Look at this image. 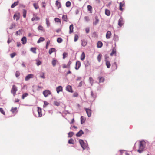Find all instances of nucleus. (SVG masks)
<instances>
[{
	"instance_id": "nucleus-1",
	"label": "nucleus",
	"mask_w": 155,
	"mask_h": 155,
	"mask_svg": "<svg viewBox=\"0 0 155 155\" xmlns=\"http://www.w3.org/2000/svg\"><path fill=\"white\" fill-rule=\"evenodd\" d=\"M146 146V142L143 140L140 141L139 149L137 151L140 153H142L144 150Z\"/></svg>"
},
{
	"instance_id": "nucleus-2",
	"label": "nucleus",
	"mask_w": 155,
	"mask_h": 155,
	"mask_svg": "<svg viewBox=\"0 0 155 155\" xmlns=\"http://www.w3.org/2000/svg\"><path fill=\"white\" fill-rule=\"evenodd\" d=\"M80 143L83 149H85L87 147V144L85 143L82 140L80 139L79 140Z\"/></svg>"
},
{
	"instance_id": "nucleus-3",
	"label": "nucleus",
	"mask_w": 155,
	"mask_h": 155,
	"mask_svg": "<svg viewBox=\"0 0 155 155\" xmlns=\"http://www.w3.org/2000/svg\"><path fill=\"white\" fill-rule=\"evenodd\" d=\"M38 109L36 111V113H38V114H35V116L36 117H41L42 116L41 113V109L39 107H38Z\"/></svg>"
},
{
	"instance_id": "nucleus-4",
	"label": "nucleus",
	"mask_w": 155,
	"mask_h": 155,
	"mask_svg": "<svg viewBox=\"0 0 155 155\" xmlns=\"http://www.w3.org/2000/svg\"><path fill=\"white\" fill-rule=\"evenodd\" d=\"M17 87L15 85H13L12 86V88L11 90V92L13 94L14 96H15L16 94V93L17 91Z\"/></svg>"
},
{
	"instance_id": "nucleus-5",
	"label": "nucleus",
	"mask_w": 155,
	"mask_h": 155,
	"mask_svg": "<svg viewBox=\"0 0 155 155\" xmlns=\"http://www.w3.org/2000/svg\"><path fill=\"white\" fill-rule=\"evenodd\" d=\"M43 94L44 97H46L49 95H50L51 94V93L50 91L46 90L43 91Z\"/></svg>"
},
{
	"instance_id": "nucleus-6",
	"label": "nucleus",
	"mask_w": 155,
	"mask_h": 155,
	"mask_svg": "<svg viewBox=\"0 0 155 155\" xmlns=\"http://www.w3.org/2000/svg\"><path fill=\"white\" fill-rule=\"evenodd\" d=\"M125 6L124 2L123 1L119 3V9L121 11L123 10V7H124Z\"/></svg>"
},
{
	"instance_id": "nucleus-7",
	"label": "nucleus",
	"mask_w": 155,
	"mask_h": 155,
	"mask_svg": "<svg viewBox=\"0 0 155 155\" xmlns=\"http://www.w3.org/2000/svg\"><path fill=\"white\" fill-rule=\"evenodd\" d=\"M20 17V13H18L14 14L13 16V18L14 20L16 19V21H18Z\"/></svg>"
},
{
	"instance_id": "nucleus-8",
	"label": "nucleus",
	"mask_w": 155,
	"mask_h": 155,
	"mask_svg": "<svg viewBox=\"0 0 155 155\" xmlns=\"http://www.w3.org/2000/svg\"><path fill=\"white\" fill-rule=\"evenodd\" d=\"M34 77V75L33 74H29L25 78V80L27 81L30 78H33Z\"/></svg>"
},
{
	"instance_id": "nucleus-9",
	"label": "nucleus",
	"mask_w": 155,
	"mask_h": 155,
	"mask_svg": "<svg viewBox=\"0 0 155 155\" xmlns=\"http://www.w3.org/2000/svg\"><path fill=\"white\" fill-rule=\"evenodd\" d=\"M81 65V63L80 61H77L76 63L75 69L78 70Z\"/></svg>"
},
{
	"instance_id": "nucleus-10",
	"label": "nucleus",
	"mask_w": 155,
	"mask_h": 155,
	"mask_svg": "<svg viewBox=\"0 0 155 155\" xmlns=\"http://www.w3.org/2000/svg\"><path fill=\"white\" fill-rule=\"evenodd\" d=\"M85 111L88 117H90L91 116V110L90 109L88 108H85Z\"/></svg>"
},
{
	"instance_id": "nucleus-11",
	"label": "nucleus",
	"mask_w": 155,
	"mask_h": 155,
	"mask_svg": "<svg viewBox=\"0 0 155 155\" xmlns=\"http://www.w3.org/2000/svg\"><path fill=\"white\" fill-rule=\"evenodd\" d=\"M56 90L58 94L60 92L62 91L63 88L61 86H59L56 87Z\"/></svg>"
},
{
	"instance_id": "nucleus-12",
	"label": "nucleus",
	"mask_w": 155,
	"mask_h": 155,
	"mask_svg": "<svg viewBox=\"0 0 155 155\" xmlns=\"http://www.w3.org/2000/svg\"><path fill=\"white\" fill-rule=\"evenodd\" d=\"M111 35V32L110 31H108L107 32L106 34V38L107 39H109L110 38Z\"/></svg>"
},
{
	"instance_id": "nucleus-13",
	"label": "nucleus",
	"mask_w": 155,
	"mask_h": 155,
	"mask_svg": "<svg viewBox=\"0 0 155 155\" xmlns=\"http://www.w3.org/2000/svg\"><path fill=\"white\" fill-rule=\"evenodd\" d=\"M124 23V21L122 18H120L118 21V25L120 26L121 27Z\"/></svg>"
},
{
	"instance_id": "nucleus-14",
	"label": "nucleus",
	"mask_w": 155,
	"mask_h": 155,
	"mask_svg": "<svg viewBox=\"0 0 155 155\" xmlns=\"http://www.w3.org/2000/svg\"><path fill=\"white\" fill-rule=\"evenodd\" d=\"M55 4L56 6L57 7V8L58 9L61 7V3L59 2L58 0H57L56 1Z\"/></svg>"
},
{
	"instance_id": "nucleus-15",
	"label": "nucleus",
	"mask_w": 155,
	"mask_h": 155,
	"mask_svg": "<svg viewBox=\"0 0 155 155\" xmlns=\"http://www.w3.org/2000/svg\"><path fill=\"white\" fill-rule=\"evenodd\" d=\"M84 134V132L82 130H81L79 131L76 134V136L77 137H80Z\"/></svg>"
},
{
	"instance_id": "nucleus-16",
	"label": "nucleus",
	"mask_w": 155,
	"mask_h": 155,
	"mask_svg": "<svg viewBox=\"0 0 155 155\" xmlns=\"http://www.w3.org/2000/svg\"><path fill=\"white\" fill-rule=\"evenodd\" d=\"M66 90L69 92H72L71 86L70 85H68L66 87Z\"/></svg>"
},
{
	"instance_id": "nucleus-17",
	"label": "nucleus",
	"mask_w": 155,
	"mask_h": 155,
	"mask_svg": "<svg viewBox=\"0 0 155 155\" xmlns=\"http://www.w3.org/2000/svg\"><path fill=\"white\" fill-rule=\"evenodd\" d=\"M73 24H71L69 26V33L71 34L72 33L73 31Z\"/></svg>"
},
{
	"instance_id": "nucleus-18",
	"label": "nucleus",
	"mask_w": 155,
	"mask_h": 155,
	"mask_svg": "<svg viewBox=\"0 0 155 155\" xmlns=\"http://www.w3.org/2000/svg\"><path fill=\"white\" fill-rule=\"evenodd\" d=\"M21 41L22 42V43L23 44H25L26 43L27 39L24 36L23 37V38L21 39Z\"/></svg>"
},
{
	"instance_id": "nucleus-19",
	"label": "nucleus",
	"mask_w": 155,
	"mask_h": 155,
	"mask_svg": "<svg viewBox=\"0 0 155 155\" xmlns=\"http://www.w3.org/2000/svg\"><path fill=\"white\" fill-rule=\"evenodd\" d=\"M57 62V61L56 59H53L52 61V65L54 67L55 66Z\"/></svg>"
},
{
	"instance_id": "nucleus-20",
	"label": "nucleus",
	"mask_w": 155,
	"mask_h": 155,
	"mask_svg": "<svg viewBox=\"0 0 155 155\" xmlns=\"http://www.w3.org/2000/svg\"><path fill=\"white\" fill-rule=\"evenodd\" d=\"M22 29H21L16 32V35H20L22 34Z\"/></svg>"
},
{
	"instance_id": "nucleus-21",
	"label": "nucleus",
	"mask_w": 155,
	"mask_h": 155,
	"mask_svg": "<svg viewBox=\"0 0 155 155\" xmlns=\"http://www.w3.org/2000/svg\"><path fill=\"white\" fill-rule=\"evenodd\" d=\"M81 41V45L82 46L84 47L86 45L87 43L84 40H82Z\"/></svg>"
},
{
	"instance_id": "nucleus-22",
	"label": "nucleus",
	"mask_w": 155,
	"mask_h": 155,
	"mask_svg": "<svg viewBox=\"0 0 155 155\" xmlns=\"http://www.w3.org/2000/svg\"><path fill=\"white\" fill-rule=\"evenodd\" d=\"M18 3V2H15L14 3L12 4L11 6V7L12 8H13L16 6L17 5Z\"/></svg>"
},
{
	"instance_id": "nucleus-23",
	"label": "nucleus",
	"mask_w": 155,
	"mask_h": 155,
	"mask_svg": "<svg viewBox=\"0 0 155 155\" xmlns=\"http://www.w3.org/2000/svg\"><path fill=\"white\" fill-rule=\"evenodd\" d=\"M85 54L84 52H83L81 56V60H84L85 58Z\"/></svg>"
},
{
	"instance_id": "nucleus-24",
	"label": "nucleus",
	"mask_w": 155,
	"mask_h": 155,
	"mask_svg": "<svg viewBox=\"0 0 155 155\" xmlns=\"http://www.w3.org/2000/svg\"><path fill=\"white\" fill-rule=\"evenodd\" d=\"M89 81L90 83L91 84V85L92 86L94 83V80L91 77L89 78Z\"/></svg>"
},
{
	"instance_id": "nucleus-25",
	"label": "nucleus",
	"mask_w": 155,
	"mask_h": 155,
	"mask_svg": "<svg viewBox=\"0 0 155 155\" xmlns=\"http://www.w3.org/2000/svg\"><path fill=\"white\" fill-rule=\"evenodd\" d=\"M97 47L98 48H101L103 45L102 42L100 41H98L97 43Z\"/></svg>"
},
{
	"instance_id": "nucleus-26",
	"label": "nucleus",
	"mask_w": 155,
	"mask_h": 155,
	"mask_svg": "<svg viewBox=\"0 0 155 155\" xmlns=\"http://www.w3.org/2000/svg\"><path fill=\"white\" fill-rule=\"evenodd\" d=\"M55 51V49L54 48H51L49 50V53L50 54H51V53Z\"/></svg>"
},
{
	"instance_id": "nucleus-27",
	"label": "nucleus",
	"mask_w": 155,
	"mask_h": 155,
	"mask_svg": "<svg viewBox=\"0 0 155 155\" xmlns=\"http://www.w3.org/2000/svg\"><path fill=\"white\" fill-rule=\"evenodd\" d=\"M110 12L109 10L107 9H105V14L107 15L108 16H109L110 15Z\"/></svg>"
},
{
	"instance_id": "nucleus-28",
	"label": "nucleus",
	"mask_w": 155,
	"mask_h": 155,
	"mask_svg": "<svg viewBox=\"0 0 155 155\" xmlns=\"http://www.w3.org/2000/svg\"><path fill=\"white\" fill-rule=\"evenodd\" d=\"M62 18L63 20L64 21H66V22L68 21L67 18V16L66 15H63Z\"/></svg>"
},
{
	"instance_id": "nucleus-29",
	"label": "nucleus",
	"mask_w": 155,
	"mask_h": 155,
	"mask_svg": "<svg viewBox=\"0 0 155 155\" xmlns=\"http://www.w3.org/2000/svg\"><path fill=\"white\" fill-rule=\"evenodd\" d=\"M45 40V39L42 37H41L37 41V43H39Z\"/></svg>"
},
{
	"instance_id": "nucleus-30",
	"label": "nucleus",
	"mask_w": 155,
	"mask_h": 155,
	"mask_svg": "<svg viewBox=\"0 0 155 155\" xmlns=\"http://www.w3.org/2000/svg\"><path fill=\"white\" fill-rule=\"evenodd\" d=\"M98 79L99 81V82H103L104 81V78L102 77H99Z\"/></svg>"
},
{
	"instance_id": "nucleus-31",
	"label": "nucleus",
	"mask_w": 155,
	"mask_h": 155,
	"mask_svg": "<svg viewBox=\"0 0 155 155\" xmlns=\"http://www.w3.org/2000/svg\"><path fill=\"white\" fill-rule=\"evenodd\" d=\"M68 143L70 144H74V140L72 139H70L68 141Z\"/></svg>"
},
{
	"instance_id": "nucleus-32",
	"label": "nucleus",
	"mask_w": 155,
	"mask_h": 155,
	"mask_svg": "<svg viewBox=\"0 0 155 155\" xmlns=\"http://www.w3.org/2000/svg\"><path fill=\"white\" fill-rule=\"evenodd\" d=\"M27 13V11L25 9H23V17L25 18L26 17V15Z\"/></svg>"
},
{
	"instance_id": "nucleus-33",
	"label": "nucleus",
	"mask_w": 155,
	"mask_h": 155,
	"mask_svg": "<svg viewBox=\"0 0 155 155\" xmlns=\"http://www.w3.org/2000/svg\"><path fill=\"white\" fill-rule=\"evenodd\" d=\"M17 109V107L12 108L11 110V111L13 113H15L16 112Z\"/></svg>"
},
{
	"instance_id": "nucleus-34",
	"label": "nucleus",
	"mask_w": 155,
	"mask_h": 155,
	"mask_svg": "<svg viewBox=\"0 0 155 155\" xmlns=\"http://www.w3.org/2000/svg\"><path fill=\"white\" fill-rule=\"evenodd\" d=\"M106 65L108 68H109L110 66V64L109 61H106Z\"/></svg>"
},
{
	"instance_id": "nucleus-35",
	"label": "nucleus",
	"mask_w": 155,
	"mask_h": 155,
	"mask_svg": "<svg viewBox=\"0 0 155 155\" xmlns=\"http://www.w3.org/2000/svg\"><path fill=\"white\" fill-rule=\"evenodd\" d=\"M78 39V36L77 34H75L74 37V41L76 42Z\"/></svg>"
},
{
	"instance_id": "nucleus-36",
	"label": "nucleus",
	"mask_w": 155,
	"mask_h": 155,
	"mask_svg": "<svg viewBox=\"0 0 155 155\" xmlns=\"http://www.w3.org/2000/svg\"><path fill=\"white\" fill-rule=\"evenodd\" d=\"M102 57L101 55L100 54L98 56H97V59L98 60V61L99 62H100L101 61V59Z\"/></svg>"
},
{
	"instance_id": "nucleus-37",
	"label": "nucleus",
	"mask_w": 155,
	"mask_h": 155,
	"mask_svg": "<svg viewBox=\"0 0 155 155\" xmlns=\"http://www.w3.org/2000/svg\"><path fill=\"white\" fill-rule=\"evenodd\" d=\"M71 3L70 1H67L66 3V6L67 7H69L71 5Z\"/></svg>"
},
{
	"instance_id": "nucleus-38",
	"label": "nucleus",
	"mask_w": 155,
	"mask_h": 155,
	"mask_svg": "<svg viewBox=\"0 0 155 155\" xmlns=\"http://www.w3.org/2000/svg\"><path fill=\"white\" fill-rule=\"evenodd\" d=\"M74 133L73 132H70L68 133V137H71L73 135Z\"/></svg>"
},
{
	"instance_id": "nucleus-39",
	"label": "nucleus",
	"mask_w": 155,
	"mask_h": 155,
	"mask_svg": "<svg viewBox=\"0 0 155 155\" xmlns=\"http://www.w3.org/2000/svg\"><path fill=\"white\" fill-rule=\"evenodd\" d=\"M33 6L35 9H38L39 7L38 4L36 3H34L33 4Z\"/></svg>"
},
{
	"instance_id": "nucleus-40",
	"label": "nucleus",
	"mask_w": 155,
	"mask_h": 155,
	"mask_svg": "<svg viewBox=\"0 0 155 155\" xmlns=\"http://www.w3.org/2000/svg\"><path fill=\"white\" fill-rule=\"evenodd\" d=\"M63 41L62 39L60 38H58L57 39V41L58 43H61Z\"/></svg>"
},
{
	"instance_id": "nucleus-41",
	"label": "nucleus",
	"mask_w": 155,
	"mask_h": 155,
	"mask_svg": "<svg viewBox=\"0 0 155 155\" xmlns=\"http://www.w3.org/2000/svg\"><path fill=\"white\" fill-rule=\"evenodd\" d=\"M40 19V18L38 17H33L32 19H31V20L32 21H33L35 20H36V21H37V20H39Z\"/></svg>"
},
{
	"instance_id": "nucleus-42",
	"label": "nucleus",
	"mask_w": 155,
	"mask_h": 155,
	"mask_svg": "<svg viewBox=\"0 0 155 155\" xmlns=\"http://www.w3.org/2000/svg\"><path fill=\"white\" fill-rule=\"evenodd\" d=\"M15 24L13 23L12 24L10 27L9 28V29H12L14 28L15 27Z\"/></svg>"
},
{
	"instance_id": "nucleus-43",
	"label": "nucleus",
	"mask_w": 155,
	"mask_h": 155,
	"mask_svg": "<svg viewBox=\"0 0 155 155\" xmlns=\"http://www.w3.org/2000/svg\"><path fill=\"white\" fill-rule=\"evenodd\" d=\"M54 20L55 21L57 22H59L61 23V20L60 19L58 18H55Z\"/></svg>"
},
{
	"instance_id": "nucleus-44",
	"label": "nucleus",
	"mask_w": 155,
	"mask_h": 155,
	"mask_svg": "<svg viewBox=\"0 0 155 155\" xmlns=\"http://www.w3.org/2000/svg\"><path fill=\"white\" fill-rule=\"evenodd\" d=\"M31 51L34 53H36V49L35 48H32L31 49Z\"/></svg>"
},
{
	"instance_id": "nucleus-45",
	"label": "nucleus",
	"mask_w": 155,
	"mask_h": 155,
	"mask_svg": "<svg viewBox=\"0 0 155 155\" xmlns=\"http://www.w3.org/2000/svg\"><path fill=\"white\" fill-rule=\"evenodd\" d=\"M99 21V20L96 18H95V21L93 23V24L94 25H97Z\"/></svg>"
},
{
	"instance_id": "nucleus-46",
	"label": "nucleus",
	"mask_w": 155,
	"mask_h": 155,
	"mask_svg": "<svg viewBox=\"0 0 155 155\" xmlns=\"http://www.w3.org/2000/svg\"><path fill=\"white\" fill-rule=\"evenodd\" d=\"M28 95V94L27 93H25L22 95V98L24 99Z\"/></svg>"
},
{
	"instance_id": "nucleus-47",
	"label": "nucleus",
	"mask_w": 155,
	"mask_h": 155,
	"mask_svg": "<svg viewBox=\"0 0 155 155\" xmlns=\"http://www.w3.org/2000/svg\"><path fill=\"white\" fill-rule=\"evenodd\" d=\"M46 24L47 25V26L48 27L50 25V23L49 22L48 19L46 18Z\"/></svg>"
},
{
	"instance_id": "nucleus-48",
	"label": "nucleus",
	"mask_w": 155,
	"mask_h": 155,
	"mask_svg": "<svg viewBox=\"0 0 155 155\" xmlns=\"http://www.w3.org/2000/svg\"><path fill=\"white\" fill-rule=\"evenodd\" d=\"M87 7L88 10L89 11H91V12L92 9V6L90 5H88L87 6Z\"/></svg>"
},
{
	"instance_id": "nucleus-49",
	"label": "nucleus",
	"mask_w": 155,
	"mask_h": 155,
	"mask_svg": "<svg viewBox=\"0 0 155 155\" xmlns=\"http://www.w3.org/2000/svg\"><path fill=\"white\" fill-rule=\"evenodd\" d=\"M91 97H93V98L94 99H94L96 97V95L95 94H94L92 91L91 92Z\"/></svg>"
},
{
	"instance_id": "nucleus-50",
	"label": "nucleus",
	"mask_w": 155,
	"mask_h": 155,
	"mask_svg": "<svg viewBox=\"0 0 155 155\" xmlns=\"http://www.w3.org/2000/svg\"><path fill=\"white\" fill-rule=\"evenodd\" d=\"M84 19L86 22H87L89 21V18L88 16H85L84 17Z\"/></svg>"
},
{
	"instance_id": "nucleus-51",
	"label": "nucleus",
	"mask_w": 155,
	"mask_h": 155,
	"mask_svg": "<svg viewBox=\"0 0 155 155\" xmlns=\"http://www.w3.org/2000/svg\"><path fill=\"white\" fill-rule=\"evenodd\" d=\"M116 51L115 49H113L112 50V52L110 53V55L111 56H112L113 54L116 53Z\"/></svg>"
},
{
	"instance_id": "nucleus-52",
	"label": "nucleus",
	"mask_w": 155,
	"mask_h": 155,
	"mask_svg": "<svg viewBox=\"0 0 155 155\" xmlns=\"http://www.w3.org/2000/svg\"><path fill=\"white\" fill-rule=\"evenodd\" d=\"M38 30L43 31V28L42 26L40 25L38 26Z\"/></svg>"
},
{
	"instance_id": "nucleus-53",
	"label": "nucleus",
	"mask_w": 155,
	"mask_h": 155,
	"mask_svg": "<svg viewBox=\"0 0 155 155\" xmlns=\"http://www.w3.org/2000/svg\"><path fill=\"white\" fill-rule=\"evenodd\" d=\"M0 112L3 115H5V113L2 108H0Z\"/></svg>"
},
{
	"instance_id": "nucleus-54",
	"label": "nucleus",
	"mask_w": 155,
	"mask_h": 155,
	"mask_svg": "<svg viewBox=\"0 0 155 155\" xmlns=\"http://www.w3.org/2000/svg\"><path fill=\"white\" fill-rule=\"evenodd\" d=\"M81 124H82L85 122V120L84 119L82 116H81Z\"/></svg>"
},
{
	"instance_id": "nucleus-55",
	"label": "nucleus",
	"mask_w": 155,
	"mask_h": 155,
	"mask_svg": "<svg viewBox=\"0 0 155 155\" xmlns=\"http://www.w3.org/2000/svg\"><path fill=\"white\" fill-rule=\"evenodd\" d=\"M114 39L115 41H117L118 40V37L117 35H114Z\"/></svg>"
},
{
	"instance_id": "nucleus-56",
	"label": "nucleus",
	"mask_w": 155,
	"mask_h": 155,
	"mask_svg": "<svg viewBox=\"0 0 155 155\" xmlns=\"http://www.w3.org/2000/svg\"><path fill=\"white\" fill-rule=\"evenodd\" d=\"M40 77L42 78H45V77L44 76V73H42L40 75Z\"/></svg>"
},
{
	"instance_id": "nucleus-57",
	"label": "nucleus",
	"mask_w": 155,
	"mask_h": 155,
	"mask_svg": "<svg viewBox=\"0 0 155 155\" xmlns=\"http://www.w3.org/2000/svg\"><path fill=\"white\" fill-rule=\"evenodd\" d=\"M20 75V73L19 71H17L16 72L15 75L16 77H19Z\"/></svg>"
},
{
	"instance_id": "nucleus-58",
	"label": "nucleus",
	"mask_w": 155,
	"mask_h": 155,
	"mask_svg": "<svg viewBox=\"0 0 155 155\" xmlns=\"http://www.w3.org/2000/svg\"><path fill=\"white\" fill-rule=\"evenodd\" d=\"M16 54L15 53H13L10 54L11 57L12 58H13L15 55Z\"/></svg>"
},
{
	"instance_id": "nucleus-59",
	"label": "nucleus",
	"mask_w": 155,
	"mask_h": 155,
	"mask_svg": "<svg viewBox=\"0 0 155 155\" xmlns=\"http://www.w3.org/2000/svg\"><path fill=\"white\" fill-rule=\"evenodd\" d=\"M48 104V103L46 101H44V104L43 105L44 107H45Z\"/></svg>"
},
{
	"instance_id": "nucleus-60",
	"label": "nucleus",
	"mask_w": 155,
	"mask_h": 155,
	"mask_svg": "<svg viewBox=\"0 0 155 155\" xmlns=\"http://www.w3.org/2000/svg\"><path fill=\"white\" fill-rule=\"evenodd\" d=\"M78 96V93L77 92H75L73 96L74 97H77Z\"/></svg>"
},
{
	"instance_id": "nucleus-61",
	"label": "nucleus",
	"mask_w": 155,
	"mask_h": 155,
	"mask_svg": "<svg viewBox=\"0 0 155 155\" xmlns=\"http://www.w3.org/2000/svg\"><path fill=\"white\" fill-rule=\"evenodd\" d=\"M41 63V61H37L36 64L38 66L40 65Z\"/></svg>"
},
{
	"instance_id": "nucleus-62",
	"label": "nucleus",
	"mask_w": 155,
	"mask_h": 155,
	"mask_svg": "<svg viewBox=\"0 0 155 155\" xmlns=\"http://www.w3.org/2000/svg\"><path fill=\"white\" fill-rule=\"evenodd\" d=\"M71 62L70 61H69L68 62V64L67 65L68 68H70V67L71 64Z\"/></svg>"
},
{
	"instance_id": "nucleus-63",
	"label": "nucleus",
	"mask_w": 155,
	"mask_h": 155,
	"mask_svg": "<svg viewBox=\"0 0 155 155\" xmlns=\"http://www.w3.org/2000/svg\"><path fill=\"white\" fill-rule=\"evenodd\" d=\"M67 53L65 52H64L63 53V58H65V57H66V55H67Z\"/></svg>"
},
{
	"instance_id": "nucleus-64",
	"label": "nucleus",
	"mask_w": 155,
	"mask_h": 155,
	"mask_svg": "<svg viewBox=\"0 0 155 155\" xmlns=\"http://www.w3.org/2000/svg\"><path fill=\"white\" fill-rule=\"evenodd\" d=\"M68 68L67 65H66L65 64H64L63 65V68Z\"/></svg>"
}]
</instances>
